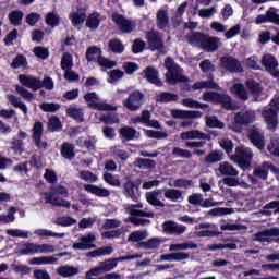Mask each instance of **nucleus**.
I'll use <instances>...</instances> for the list:
<instances>
[{"mask_svg":"<svg viewBox=\"0 0 279 279\" xmlns=\"http://www.w3.org/2000/svg\"><path fill=\"white\" fill-rule=\"evenodd\" d=\"M97 238H95L94 234H88L81 238V242L74 243L72 245L73 250H94L95 241Z\"/></svg>","mask_w":279,"mask_h":279,"instance_id":"5701e85b","label":"nucleus"},{"mask_svg":"<svg viewBox=\"0 0 279 279\" xmlns=\"http://www.w3.org/2000/svg\"><path fill=\"white\" fill-rule=\"evenodd\" d=\"M160 239L151 238L146 242H140V247L142 250H158L160 247Z\"/></svg>","mask_w":279,"mask_h":279,"instance_id":"49530a36","label":"nucleus"},{"mask_svg":"<svg viewBox=\"0 0 279 279\" xmlns=\"http://www.w3.org/2000/svg\"><path fill=\"white\" fill-rule=\"evenodd\" d=\"M48 130L50 132H60V130H62V122L60 121V118L56 116L50 118L48 122Z\"/></svg>","mask_w":279,"mask_h":279,"instance_id":"6e6d98bb","label":"nucleus"},{"mask_svg":"<svg viewBox=\"0 0 279 279\" xmlns=\"http://www.w3.org/2000/svg\"><path fill=\"white\" fill-rule=\"evenodd\" d=\"M162 228L166 234H175L177 236H180V234H184V232H186V226L178 225L175 221L171 220L163 222Z\"/></svg>","mask_w":279,"mask_h":279,"instance_id":"aec40b11","label":"nucleus"},{"mask_svg":"<svg viewBox=\"0 0 279 279\" xmlns=\"http://www.w3.org/2000/svg\"><path fill=\"white\" fill-rule=\"evenodd\" d=\"M144 80L148 81L149 84H154V86H157V88H161L163 86L162 81L158 76V70L154 66H146L143 70Z\"/></svg>","mask_w":279,"mask_h":279,"instance_id":"dca6fc26","label":"nucleus"},{"mask_svg":"<svg viewBox=\"0 0 279 279\" xmlns=\"http://www.w3.org/2000/svg\"><path fill=\"white\" fill-rule=\"evenodd\" d=\"M221 160H223V153L219 150H214L205 157L206 165H217V162H221Z\"/></svg>","mask_w":279,"mask_h":279,"instance_id":"e433bc0d","label":"nucleus"},{"mask_svg":"<svg viewBox=\"0 0 279 279\" xmlns=\"http://www.w3.org/2000/svg\"><path fill=\"white\" fill-rule=\"evenodd\" d=\"M245 86L247 90H250L251 95H260L263 93V87L260 86V83L256 82L255 80H248L245 83Z\"/></svg>","mask_w":279,"mask_h":279,"instance_id":"37998d69","label":"nucleus"},{"mask_svg":"<svg viewBox=\"0 0 279 279\" xmlns=\"http://www.w3.org/2000/svg\"><path fill=\"white\" fill-rule=\"evenodd\" d=\"M112 252H114V248H112V246H105V247H100L98 250L88 252L87 256L89 258H96V256H110V254H112Z\"/></svg>","mask_w":279,"mask_h":279,"instance_id":"4c0bfd02","label":"nucleus"},{"mask_svg":"<svg viewBox=\"0 0 279 279\" xmlns=\"http://www.w3.org/2000/svg\"><path fill=\"white\" fill-rule=\"evenodd\" d=\"M113 23L119 27L122 34H132L136 29V23L131 20L125 19V16L113 13L111 16Z\"/></svg>","mask_w":279,"mask_h":279,"instance_id":"9d476101","label":"nucleus"},{"mask_svg":"<svg viewBox=\"0 0 279 279\" xmlns=\"http://www.w3.org/2000/svg\"><path fill=\"white\" fill-rule=\"evenodd\" d=\"M146 199L150 206H155L157 208H165V203H162L160 199H158V192H149L146 195Z\"/></svg>","mask_w":279,"mask_h":279,"instance_id":"a18cd8bd","label":"nucleus"},{"mask_svg":"<svg viewBox=\"0 0 279 279\" xmlns=\"http://www.w3.org/2000/svg\"><path fill=\"white\" fill-rule=\"evenodd\" d=\"M270 108L265 109L262 112L268 130H276L278 128V111H279V96H275L269 104Z\"/></svg>","mask_w":279,"mask_h":279,"instance_id":"0eeeda50","label":"nucleus"},{"mask_svg":"<svg viewBox=\"0 0 279 279\" xmlns=\"http://www.w3.org/2000/svg\"><path fill=\"white\" fill-rule=\"evenodd\" d=\"M19 82L22 86H25L26 88H31V90H40L43 88V84L40 83V80L26 74H20L19 75Z\"/></svg>","mask_w":279,"mask_h":279,"instance_id":"f3484780","label":"nucleus"},{"mask_svg":"<svg viewBox=\"0 0 279 279\" xmlns=\"http://www.w3.org/2000/svg\"><path fill=\"white\" fill-rule=\"evenodd\" d=\"M146 40L150 51H162L165 49V40L157 31H148L146 33Z\"/></svg>","mask_w":279,"mask_h":279,"instance_id":"9b49d317","label":"nucleus"},{"mask_svg":"<svg viewBox=\"0 0 279 279\" xmlns=\"http://www.w3.org/2000/svg\"><path fill=\"white\" fill-rule=\"evenodd\" d=\"M109 51L112 53L121 54L123 51H125V45L121 43V39L119 38H112L108 43Z\"/></svg>","mask_w":279,"mask_h":279,"instance_id":"f704fd0d","label":"nucleus"},{"mask_svg":"<svg viewBox=\"0 0 279 279\" xmlns=\"http://www.w3.org/2000/svg\"><path fill=\"white\" fill-rule=\"evenodd\" d=\"M254 158V153L252 148L245 146H238L235 148V154L231 156V160H234L240 169L243 171L250 169L252 167V159Z\"/></svg>","mask_w":279,"mask_h":279,"instance_id":"39448f33","label":"nucleus"},{"mask_svg":"<svg viewBox=\"0 0 279 279\" xmlns=\"http://www.w3.org/2000/svg\"><path fill=\"white\" fill-rule=\"evenodd\" d=\"M32 132L34 145L37 146L38 149H47V147H49V144L47 142H43V134L45 132V126L43 125V122H35Z\"/></svg>","mask_w":279,"mask_h":279,"instance_id":"ddd939ff","label":"nucleus"},{"mask_svg":"<svg viewBox=\"0 0 279 279\" xmlns=\"http://www.w3.org/2000/svg\"><path fill=\"white\" fill-rule=\"evenodd\" d=\"M204 88L206 90H221L219 84L215 82V77L213 76V74H209L208 81H201L194 83V89L203 90Z\"/></svg>","mask_w":279,"mask_h":279,"instance_id":"393cba45","label":"nucleus"},{"mask_svg":"<svg viewBox=\"0 0 279 279\" xmlns=\"http://www.w3.org/2000/svg\"><path fill=\"white\" fill-rule=\"evenodd\" d=\"M278 235H279V228L274 227V228L258 231L257 233H255L254 241H257L258 243H271V239L269 236H278Z\"/></svg>","mask_w":279,"mask_h":279,"instance_id":"6ab92c4d","label":"nucleus"},{"mask_svg":"<svg viewBox=\"0 0 279 279\" xmlns=\"http://www.w3.org/2000/svg\"><path fill=\"white\" fill-rule=\"evenodd\" d=\"M248 140L257 149H265V135L258 129L248 131Z\"/></svg>","mask_w":279,"mask_h":279,"instance_id":"4be33fe9","label":"nucleus"},{"mask_svg":"<svg viewBox=\"0 0 279 279\" xmlns=\"http://www.w3.org/2000/svg\"><path fill=\"white\" fill-rule=\"evenodd\" d=\"M218 171L221 173V175H227L228 178H236V175H239V170L233 168V166L228 161L220 163Z\"/></svg>","mask_w":279,"mask_h":279,"instance_id":"c85d7f7f","label":"nucleus"},{"mask_svg":"<svg viewBox=\"0 0 279 279\" xmlns=\"http://www.w3.org/2000/svg\"><path fill=\"white\" fill-rule=\"evenodd\" d=\"M27 69V57L17 53L11 63V69Z\"/></svg>","mask_w":279,"mask_h":279,"instance_id":"a19ab883","label":"nucleus"},{"mask_svg":"<svg viewBox=\"0 0 279 279\" xmlns=\"http://www.w3.org/2000/svg\"><path fill=\"white\" fill-rule=\"evenodd\" d=\"M184 250H197V244L194 242H187L170 245V252H182Z\"/></svg>","mask_w":279,"mask_h":279,"instance_id":"c03bdc74","label":"nucleus"},{"mask_svg":"<svg viewBox=\"0 0 279 279\" xmlns=\"http://www.w3.org/2000/svg\"><path fill=\"white\" fill-rule=\"evenodd\" d=\"M46 23L50 27H58V25H60V16L58 14H56L54 12H49L46 15Z\"/></svg>","mask_w":279,"mask_h":279,"instance_id":"680f3d73","label":"nucleus"},{"mask_svg":"<svg viewBox=\"0 0 279 279\" xmlns=\"http://www.w3.org/2000/svg\"><path fill=\"white\" fill-rule=\"evenodd\" d=\"M256 113L254 111H240L234 114L233 121L235 125H250L254 123Z\"/></svg>","mask_w":279,"mask_h":279,"instance_id":"a211bd4d","label":"nucleus"},{"mask_svg":"<svg viewBox=\"0 0 279 279\" xmlns=\"http://www.w3.org/2000/svg\"><path fill=\"white\" fill-rule=\"evenodd\" d=\"M163 196L170 202H180L182 199V191L175 189H168L165 191Z\"/></svg>","mask_w":279,"mask_h":279,"instance_id":"de8ad7c7","label":"nucleus"},{"mask_svg":"<svg viewBox=\"0 0 279 279\" xmlns=\"http://www.w3.org/2000/svg\"><path fill=\"white\" fill-rule=\"evenodd\" d=\"M68 117H71V119H74L77 123H83L84 121V111L82 109L70 107L66 109Z\"/></svg>","mask_w":279,"mask_h":279,"instance_id":"c9c22d12","label":"nucleus"},{"mask_svg":"<svg viewBox=\"0 0 279 279\" xmlns=\"http://www.w3.org/2000/svg\"><path fill=\"white\" fill-rule=\"evenodd\" d=\"M10 104L14 106V108H19L24 112V114H27V105L25 102L21 101V98L14 96V95H9L8 97Z\"/></svg>","mask_w":279,"mask_h":279,"instance_id":"3c124183","label":"nucleus"},{"mask_svg":"<svg viewBox=\"0 0 279 279\" xmlns=\"http://www.w3.org/2000/svg\"><path fill=\"white\" fill-rule=\"evenodd\" d=\"M123 191L125 197H131L133 202H137L138 196H136V193L134 191H138V187H136V184H134V182L128 180L123 185Z\"/></svg>","mask_w":279,"mask_h":279,"instance_id":"473e14b6","label":"nucleus"},{"mask_svg":"<svg viewBox=\"0 0 279 279\" xmlns=\"http://www.w3.org/2000/svg\"><path fill=\"white\" fill-rule=\"evenodd\" d=\"M34 56L39 60H47L49 58V49L43 46H37L33 49Z\"/></svg>","mask_w":279,"mask_h":279,"instance_id":"bf43d9fd","label":"nucleus"},{"mask_svg":"<svg viewBox=\"0 0 279 279\" xmlns=\"http://www.w3.org/2000/svg\"><path fill=\"white\" fill-rule=\"evenodd\" d=\"M268 151L276 158H279V140L275 138L271 140L270 144L268 145Z\"/></svg>","mask_w":279,"mask_h":279,"instance_id":"338daca9","label":"nucleus"},{"mask_svg":"<svg viewBox=\"0 0 279 279\" xmlns=\"http://www.w3.org/2000/svg\"><path fill=\"white\" fill-rule=\"evenodd\" d=\"M206 125L207 128H217L218 130L226 128V124H223L217 116L206 117Z\"/></svg>","mask_w":279,"mask_h":279,"instance_id":"603ef678","label":"nucleus"},{"mask_svg":"<svg viewBox=\"0 0 279 279\" xmlns=\"http://www.w3.org/2000/svg\"><path fill=\"white\" fill-rule=\"evenodd\" d=\"M171 117L173 119H202L204 113L202 111L173 109L171 110Z\"/></svg>","mask_w":279,"mask_h":279,"instance_id":"412c9836","label":"nucleus"},{"mask_svg":"<svg viewBox=\"0 0 279 279\" xmlns=\"http://www.w3.org/2000/svg\"><path fill=\"white\" fill-rule=\"evenodd\" d=\"M120 138L123 141H134L136 138V129L131 126H123L119 130Z\"/></svg>","mask_w":279,"mask_h":279,"instance_id":"72a5a7b5","label":"nucleus"},{"mask_svg":"<svg viewBox=\"0 0 279 279\" xmlns=\"http://www.w3.org/2000/svg\"><path fill=\"white\" fill-rule=\"evenodd\" d=\"M187 43L194 47H199L207 53H214L219 49V37H210L202 32H193L192 35L187 36Z\"/></svg>","mask_w":279,"mask_h":279,"instance_id":"f257e3e1","label":"nucleus"},{"mask_svg":"<svg viewBox=\"0 0 279 279\" xmlns=\"http://www.w3.org/2000/svg\"><path fill=\"white\" fill-rule=\"evenodd\" d=\"M44 195L46 204H51V206H56L58 208H71V202L56 196L69 195V191L63 185H58L51 192H45Z\"/></svg>","mask_w":279,"mask_h":279,"instance_id":"20e7f679","label":"nucleus"},{"mask_svg":"<svg viewBox=\"0 0 279 279\" xmlns=\"http://www.w3.org/2000/svg\"><path fill=\"white\" fill-rule=\"evenodd\" d=\"M85 25L86 27H88V29H92V32L97 29L99 25H101V13L93 12L92 14H89L87 16Z\"/></svg>","mask_w":279,"mask_h":279,"instance_id":"cd10ccee","label":"nucleus"},{"mask_svg":"<svg viewBox=\"0 0 279 279\" xmlns=\"http://www.w3.org/2000/svg\"><path fill=\"white\" fill-rule=\"evenodd\" d=\"M145 41H143L142 39H135L132 45L133 53H143V51H145Z\"/></svg>","mask_w":279,"mask_h":279,"instance_id":"774afa93","label":"nucleus"},{"mask_svg":"<svg viewBox=\"0 0 279 279\" xmlns=\"http://www.w3.org/2000/svg\"><path fill=\"white\" fill-rule=\"evenodd\" d=\"M199 69L203 73H209L213 75L215 73V64L210 61V59H205L199 63Z\"/></svg>","mask_w":279,"mask_h":279,"instance_id":"4d7b16f0","label":"nucleus"},{"mask_svg":"<svg viewBox=\"0 0 279 279\" xmlns=\"http://www.w3.org/2000/svg\"><path fill=\"white\" fill-rule=\"evenodd\" d=\"M122 69L124 70L126 75H134V73H136V71L141 69V66H138L136 62L128 61L124 62Z\"/></svg>","mask_w":279,"mask_h":279,"instance_id":"052dcab7","label":"nucleus"},{"mask_svg":"<svg viewBox=\"0 0 279 279\" xmlns=\"http://www.w3.org/2000/svg\"><path fill=\"white\" fill-rule=\"evenodd\" d=\"M61 156L65 160H73V158H75V145L69 142H64L61 145Z\"/></svg>","mask_w":279,"mask_h":279,"instance_id":"c756f323","label":"nucleus"},{"mask_svg":"<svg viewBox=\"0 0 279 279\" xmlns=\"http://www.w3.org/2000/svg\"><path fill=\"white\" fill-rule=\"evenodd\" d=\"M34 234H37V236H54L56 239H64V233H56L47 229H37Z\"/></svg>","mask_w":279,"mask_h":279,"instance_id":"13d9d810","label":"nucleus"},{"mask_svg":"<svg viewBox=\"0 0 279 279\" xmlns=\"http://www.w3.org/2000/svg\"><path fill=\"white\" fill-rule=\"evenodd\" d=\"M143 104H145V94L141 90H134L129 95L128 99L124 100L125 108L131 110V112L141 110V106H143Z\"/></svg>","mask_w":279,"mask_h":279,"instance_id":"6e6552de","label":"nucleus"},{"mask_svg":"<svg viewBox=\"0 0 279 279\" xmlns=\"http://www.w3.org/2000/svg\"><path fill=\"white\" fill-rule=\"evenodd\" d=\"M57 274L62 278H71L80 274V268L73 266H61L57 269Z\"/></svg>","mask_w":279,"mask_h":279,"instance_id":"2f4dec72","label":"nucleus"},{"mask_svg":"<svg viewBox=\"0 0 279 279\" xmlns=\"http://www.w3.org/2000/svg\"><path fill=\"white\" fill-rule=\"evenodd\" d=\"M69 19L74 27H77V25H82L84 21H86V12L77 13L72 12L69 15Z\"/></svg>","mask_w":279,"mask_h":279,"instance_id":"09e8293b","label":"nucleus"},{"mask_svg":"<svg viewBox=\"0 0 279 279\" xmlns=\"http://www.w3.org/2000/svg\"><path fill=\"white\" fill-rule=\"evenodd\" d=\"M230 93L240 99V101H247V99H250V94H247V89H245L243 83L233 84L230 88Z\"/></svg>","mask_w":279,"mask_h":279,"instance_id":"a878e982","label":"nucleus"},{"mask_svg":"<svg viewBox=\"0 0 279 279\" xmlns=\"http://www.w3.org/2000/svg\"><path fill=\"white\" fill-rule=\"evenodd\" d=\"M157 101L159 104H170L171 101H178V95L171 92H161L157 96Z\"/></svg>","mask_w":279,"mask_h":279,"instance_id":"58836bf2","label":"nucleus"},{"mask_svg":"<svg viewBox=\"0 0 279 279\" xmlns=\"http://www.w3.org/2000/svg\"><path fill=\"white\" fill-rule=\"evenodd\" d=\"M86 193H90V195H95L96 197H110V190L106 187H101L93 184H85L83 186Z\"/></svg>","mask_w":279,"mask_h":279,"instance_id":"bb28decb","label":"nucleus"},{"mask_svg":"<svg viewBox=\"0 0 279 279\" xmlns=\"http://www.w3.org/2000/svg\"><path fill=\"white\" fill-rule=\"evenodd\" d=\"M165 66L167 69L166 82L170 86H175V84H179V82H189V78L182 75V70L180 69V65H178L177 62L173 61V58H166Z\"/></svg>","mask_w":279,"mask_h":279,"instance_id":"7ed1b4c3","label":"nucleus"},{"mask_svg":"<svg viewBox=\"0 0 279 279\" xmlns=\"http://www.w3.org/2000/svg\"><path fill=\"white\" fill-rule=\"evenodd\" d=\"M182 141H189L193 138H206V133H202L199 131H187L181 133Z\"/></svg>","mask_w":279,"mask_h":279,"instance_id":"864d4df0","label":"nucleus"},{"mask_svg":"<svg viewBox=\"0 0 279 279\" xmlns=\"http://www.w3.org/2000/svg\"><path fill=\"white\" fill-rule=\"evenodd\" d=\"M221 68L229 73H243V65H241V61L232 56L221 57L220 58Z\"/></svg>","mask_w":279,"mask_h":279,"instance_id":"f8f14e48","label":"nucleus"},{"mask_svg":"<svg viewBox=\"0 0 279 279\" xmlns=\"http://www.w3.org/2000/svg\"><path fill=\"white\" fill-rule=\"evenodd\" d=\"M172 156H175L177 158H193V154L191 153V150L180 147H174L172 149Z\"/></svg>","mask_w":279,"mask_h":279,"instance_id":"e2e57ef3","label":"nucleus"},{"mask_svg":"<svg viewBox=\"0 0 279 279\" xmlns=\"http://www.w3.org/2000/svg\"><path fill=\"white\" fill-rule=\"evenodd\" d=\"M136 258H141L140 254H133V255H126V256H122V257H118V258H109L107 260L100 262V269H102V271H112V269H114V267H117V265H119V262H123V260H134Z\"/></svg>","mask_w":279,"mask_h":279,"instance_id":"4468645a","label":"nucleus"},{"mask_svg":"<svg viewBox=\"0 0 279 279\" xmlns=\"http://www.w3.org/2000/svg\"><path fill=\"white\" fill-rule=\"evenodd\" d=\"M62 71H71L73 69V56L69 52H64L61 58Z\"/></svg>","mask_w":279,"mask_h":279,"instance_id":"8fccbe9b","label":"nucleus"},{"mask_svg":"<svg viewBox=\"0 0 279 279\" xmlns=\"http://www.w3.org/2000/svg\"><path fill=\"white\" fill-rule=\"evenodd\" d=\"M262 65L265 66L272 77H279L278 60L272 54H264L262 58Z\"/></svg>","mask_w":279,"mask_h":279,"instance_id":"2eb2a0df","label":"nucleus"},{"mask_svg":"<svg viewBox=\"0 0 279 279\" xmlns=\"http://www.w3.org/2000/svg\"><path fill=\"white\" fill-rule=\"evenodd\" d=\"M54 263H58V258L56 257H34L29 259V265H53Z\"/></svg>","mask_w":279,"mask_h":279,"instance_id":"79ce46f5","label":"nucleus"},{"mask_svg":"<svg viewBox=\"0 0 279 279\" xmlns=\"http://www.w3.org/2000/svg\"><path fill=\"white\" fill-rule=\"evenodd\" d=\"M44 252H56L53 245L37 244L26 242L17 245V253L20 256H34V254H44Z\"/></svg>","mask_w":279,"mask_h":279,"instance_id":"423d86ee","label":"nucleus"},{"mask_svg":"<svg viewBox=\"0 0 279 279\" xmlns=\"http://www.w3.org/2000/svg\"><path fill=\"white\" fill-rule=\"evenodd\" d=\"M269 169L274 171L276 168L274 167V163L265 161L260 167H257L253 170V175L259 180H267V178H269Z\"/></svg>","mask_w":279,"mask_h":279,"instance_id":"b1692460","label":"nucleus"},{"mask_svg":"<svg viewBox=\"0 0 279 279\" xmlns=\"http://www.w3.org/2000/svg\"><path fill=\"white\" fill-rule=\"evenodd\" d=\"M157 27L158 29H167L169 27V12L160 9L157 12Z\"/></svg>","mask_w":279,"mask_h":279,"instance_id":"7c9ffc66","label":"nucleus"},{"mask_svg":"<svg viewBox=\"0 0 279 279\" xmlns=\"http://www.w3.org/2000/svg\"><path fill=\"white\" fill-rule=\"evenodd\" d=\"M40 110H43V112H58V110H60V104H56V102H43L39 106Z\"/></svg>","mask_w":279,"mask_h":279,"instance_id":"0e129e2a","label":"nucleus"},{"mask_svg":"<svg viewBox=\"0 0 279 279\" xmlns=\"http://www.w3.org/2000/svg\"><path fill=\"white\" fill-rule=\"evenodd\" d=\"M203 101L214 104V106H221L223 110H239V105L226 93L205 92L203 94Z\"/></svg>","mask_w":279,"mask_h":279,"instance_id":"f03ea898","label":"nucleus"},{"mask_svg":"<svg viewBox=\"0 0 279 279\" xmlns=\"http://www.w3.org/2000/svg\"><path fill=\"white\" fill-rule=\"evenodd\" d=\"M130 215V221L133 226H147L151 223V220L149 219H154V217H156V214L153 211H143L141 209H131ZM138 217H148L149 219H143Z\"/></svg>","mask_w":279,"mask_h":279,"instance_id":"1a4fd4ad","label":"nucleus"},{"mask_svg":"<svg viewBox=\"0 0 279 279\" xmlns=\"http://www.w3.org/2000/svg\"><path fill=\"white\" fill-rule=\"evenodd\" d=\"M9 21L14 27H19L23 23V11L16 10L9 13Z\"/></svg>","mask_w":279,"mask_h":279,"instance_id":"ea45409f","label":"nucleus"},{"mask_svg":"<svg viewBox=\"0 0 279 279\" xmlns=\"http://www.w3.org/2000/svg\"><path fill=\"white\" fill-rule=\"evenodd\" d=\"M101 54V48H97L96 46H92L86 50V60L87 62H95V56Z\"/></svg>","mask_w":279,"mask_h":279,"instance_id":"69168bd1","label":"nucleus"},{"mask_svg":"<svg viewBox=\"0 0 279 279\" xmlns=\"http://www.w3.org/2000/svg\"><path fill=\"white\" fill-rule=\"evenodd\" d=\"M102 179L110 186H117V187L121 186V180H119L117 175L110 172H105L102 175Z\"/></svg>","mask_w":279,"mask_h":279,"instance_id":"5fc2aeb1","label":"nucleus"}]
</instances>
